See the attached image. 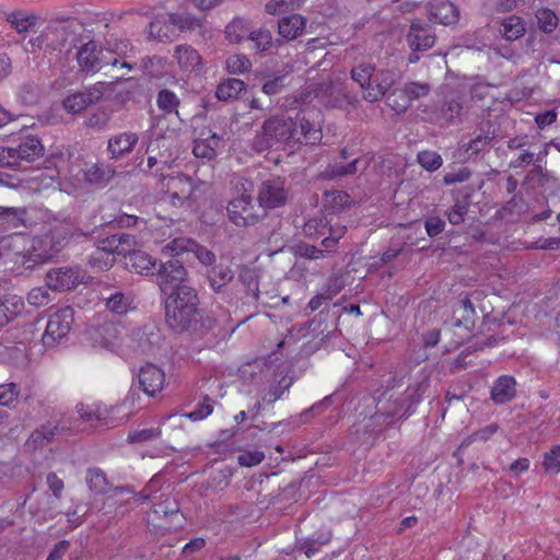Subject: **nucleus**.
Returning <instances> with one entry per match:
<instances>
[{
  "instance_id": "nucleus-1",
  "label": "nucleus",
  "mask_w": 560,
  "mask_h": 560,
  "mask_svg": "<svg viewBox=\"0 0 560 560\" xmlns=\"http://www.w3.org/2000/svg\"><path fill=\"white\" fill-rule=\"evenodd\" d=\"M323 133L319 126L305 116L292 117L275 115L266 119L253 139V149L256 152L294 148L296 144L314 145L322 141Z\"/></svg>"
},
{
  "instance_id": "nucleus-2",
  "label": "nucleus",
  "mask_w": 560,
  "mask_h": 560,
  "mask_svg": "<svg viewBox=\"0 0 560 560\" xmlns=\"http://www.w3.org/2000/svg\"><path fill=\"white\" fill-rule=\"evenodd\" d=\"M165 323L173 331L194 339L203 338L217 325L215 318L205 310H165Z\"/></svg>"
},
{
  "instance_id": "nucleus-3",
  "label": "nucleus",
  "mask_w": 560,
  "mask_h": 560,
  "mask_svg": "<svg viewBox=\"0 0 560 560\" xmlns=\"http://www.w3.org/2000/svg\"><path fill=\"white\" fill-rule=\"evenodd\" d=\"M236 197L230 200L226 211L229 220L236 226H254L261 219L267 217L265 210L257 211L253 205V183L238 178L235 184Z\"/></svg>"
},
{
  "instance_id": "nucleus-4",
  "label": "nucleus",
  "mask_w": 560,
  "mask_h": 560,
  "mask_svg": "<svg viewBox=\"0 0 560 560\" xmlns=\"http://www.w3.org/2000/svg\"><path fill=\"white\" fill-rule=\"evenodd\" d=\"M129 48L130 42L120 39L110 48L118 57L107 58L103 48L96 42L90 40L83 44L77 52L78 65L81 71L95 73L102 69L103 65L116 66L119 58H122Z\"/></svg>"
},
{
  "instance_id": "nucleus-5",
  "label": "nucleus",
  "mask_w": 560,
  "mask_h": 560,
  "mask_svg": "<svg viewBox=\"0 0 560 560\" xmlns=\"http://www.w3.org/2000/svg\"><path fill=\"white\" fill-rule=\"evenodd\" d=\"M73 323V310L61 308L49 315L45 331L42 335V345L45 349L55 348L62 343L71 329Z\"/></svg>"
},
{
  "instance_id": "nucleus-6",
  "label": "nucleus",
  "mask_w": 560,
  "mask_h": 560,
  "mask_svg": "<svg viewBox=\"0 0 560 560\" xmlns=\"http://www.w3.org/2000/svg\"><path fill=\"white\" fill-rule=\"evenodd\" d=\"M289 200V189L285 186V179L281 177H270L262 180L257 190V201L259 207L267 210L276 209L287 205Z\"/></svg>"
},
{
  "instance_id": "nucleus-7",
  "label": "nucleus",
  "mask_w": 560,
  "mask_h": 560,
  "mask_svg": "<svg viewBox=\"0 0 560 560\" xmlns=\"http://www.w3.org/2000/svg\"><path fill=\"white\" fill-rule=\"evenodd\" d=\"M187 275L183 261L178 258H173L159 264L156 281L162 292L166 293L167 290L174 291L178 287L186 285L184 282L187 279Z\"/></svg>"
},
{
  "instance_id": "nucleus-8",
  "label": "nucleus",
  "mask_w": 560,
  "mask_h": 560,
  "mask_svg": "<svg viewBox=\"0 0 560 560\" xmlns=\"http://www.w3.org/2000/svg\"><path fill=\"white\" fill-rule=\"evenodd\" d=\"M84 272L77 267H60L51 269L46 275V284L54 291H68L83 282Z\"/></svg>"
},
{
  "instance_id": "nucleus-9",
  "label": "nucleus",
  "mask_w": 560,
  "mask_h": 560,
  "mask_svg": "<svg viewBox=\"0 0 560 560\" xmlns=\"http://www.w3.org/2000/svg\"><path fill=\"white\" fill-rule=\"evenodd\" d=\"M206 277L210 289L221 295L222 300H231L229 293V285L235 278L232 267L223 261L214 264L211 268L207 269Z\"/></svg>"
},
{
  "instance_id": "nucleus-10",
  "label": "nucleus",
  "mask_w": 560,
  "mask_h": 560,
  "mask_svg": "<svg viewBox=\"0 0 560 560\" xmlns=\"http://www.w3.org/2000/svg\"><path fill=\"white\" fill-rule=\"evenodd\" d=\"M119 335L120 331L117 325L110 320L91 325L86 329V337L92 346L104 349H113L119 339Z\"/></svg>"
},
{
  "instance_id": "nucleus-11",
  "label": "nucleus",
  "mask_w": 560,
  "mask_h": 560,
  "mask_svg": "<svg viewBox=\"0 0 560 560\" xmlns=\"http://www.w3.org/2000/svg\"><path fill=\"white\" fill-rule=\"evenodd\" d=\"M136 237L128 233H116L97 241L96 249L109 257L124 256L136 247Z\"/></svg>"
},
{
  "instance_id": "nucleus-12",
  "label": "nucleus",
  "mask_w": 560,
  "mask_h": 560,
  "mask_svg": "<svg viewBox=\"0 0 560 560\" xmlns=\"http://www.w3.org/2000/svg\"><path fill=\"white\" fill-rule=\"evenodd\" d=\"M406 38L412 51H423L434 45L436 36L428 23L415 20L410 24Z\"/></svg>"
},
{
  "instance_id": "nucleus-13",
  "label": "nucleus",
  "mask_w": 560,
  "mask_h": 560,
  "mask_svg": "<svg viewBox=\"0 0 560 560\" xmlns=\"http://www.w3.org/2000/svg\"><path fill=\"white\" fill-rule=\"evenodd\" d=\"M165 310L198 311L199 298L197 291L190 285H183L171 291L166 301Z\"/></svg>"
},
{
  "instance_id": "nucleus-14",
  "label": "nucleus",
  "mask_w": 560,
  "mask_h": 560,
  "mask_svg": "<svg viewBox=\"0 0 560 560\" xmlns=\"http://www.w3.org/2000/svg\"><path fill=\"white\" fill-rule=\"evenodd\" d=\"M138 378L142 390L149 396H154L156 393L162 390L165 382V374L162 369L149 363L140 369Z\"/></svg>"
},
{
  "instance_id": "nucleus-15",
  "label": "nucleus",
  "mask_w": 560,
  "mask_h": 560,
  "mask_svg": "<svg viewBox=\"0 0 560 560\" xmlns=\"http://www.w3.org/2000/svg\"><path fill=\"white\" fill-rule=\"evenodd\" d=\"M67 428L61 425L60 421H47L38 429L32 432L26 444L33 450L42 448L48 445L58 435H61Z\"/></svg>"
},
{
  "instance_id": "nucleus-16",
  "label": "nucleus",
  "mask_w": 560,
  "mask_h": 560,
  "mask_svg": "<svg viewBox=\"0 0 560 560\" xmlns=\"http://www.w3.org/2000/svg\"><path fill=\"white\" fill-rule=\"evenodd\" d=\"M478 133L469 142L463 144V149L469 155H476L486 150L490 142L497 137V130L491 120L481 121L477 127Z\"/></svg>"
},
{
  "instance_id": "nucleus-17",
  "label": "nucleus",
  "mask_w": 560,
  "mask_h": 560,
  "mask_svg": "<svg viewBox=\"0 0 560 560\" xmlns=\"http://www.w3.org/2000/svg\"><path fill=\"white\" fill-rule=\"evenodd\" d=\"M222 144L221 136L211 130H203L200 133V138L195 140L192 152L196 158L211 161L217 156V151Z\"/></svg>"
},
{
  "instance_id": "nucleus-18",
  "label": "nucleus",
  "mask_w": 560,
  "mask_h": 560,
  "mask_svg": "<svg viewBox=\"0 0 560 560\" xmlns=\"http://www.w3.org/2000/svg\"><path fill=\"white\" fill-rule=\"evenodd\" d=\"M138 349L145 354H154L161 347L162 334L153 325H147L133 332Z\"/></svg>"
},
{
  "instance_id": "nucleus-19",
  "label": "nucleus",
  "mask_w": 560,
  "mask_h": 560,
  "mask_svg": "<svg viewBox=\"0 0 560 560\" xmlns=\"http://www.w3.org/2000/svg\"><path fill=\"white\" fill-rule=\"evenodd\" d=\"M139 141L136 132H120L109 138L107 151L112 160H119L130 153Z\"/></svg>"
},
{
  "instance_id": "nucleus-20",
  "label": "nucleus",
  "mask_w": 560,
  "mask_h": 560,
  "mask_svg": "<svg viewBox=\"0 0 560 560\" xmlns=\"http://www.w3.org/2000/svg\"><path fill=\"white\" fill-rule=\"evenodd\" d=\"M54 237H49L48 233L33 240L32 249L28 252L25 262H32L28 267L36 264H44L58 254L51 245Z\"/></svg>"
},
{
  "instance_id": "nucleus-21",
  "label": "nucleus",
  "mask_w": 560,
  "mask_h": 560,
  "mask_svg": "<svg viewBox=\"0 0 560 560\" xmlns=\"http://www.w3.org/2000/svg\"><path fill=\"white\" fill-rule=\"evenodd\" d=\"M27 211L24 208L0 207V225L11 230L14 235H21L26 226Z\"/></svg>"
},
{
  "instance_id": "nucleus-22",
  "label": "nucleus",
  "mask_w": 560,
  "mask_h": 560,
  "mask_svg": "<svg viewBox=\"0 0 560 560\" xmlns=\"http://www.w3.org/2000/svg\"><path fill=\"white\" fill-rule=\"evenodd\" d=\"M396 74L390 70H382L376 73L373 80L372 86L368 89V92H363V98L368 102L380 101L387 91L395 84Z\"/></svg>"
},
{
  "instance_id": "nucleus-23",
  "label": "nucleus",
  "mask_w": 560,
  "mask_h": 560,
  "mask_svg": "<svg viewBox=\"0 0 560 560\" xmlns=\"http://www.w3.org/2000/svg\"><path fill=\"white\" fill-rule=\"evenodd\" d=\"M14 151L18 165H20L21 161L34 162L43 158L45 148L39 138L31 136L22 139L21 142L14 147Z\"/></svg>"
},
{
  "instance_id": "nucleus-24",
  "label": "nucleus",
  "mask_w": 560,
  "mask_h": 560,
  "mask_svg": "<svg viewBox=\"0 0 560 560\" xmlns=\"http://www.w3.org/2000/svg\"><path fill=\"white\" fill-rule=\"evenodd\" d=\"M430 21L443 25L455 24L459 19V10L451 1L444 0L436 3H430Z\"/></svg>"
},
{
  "instance_id": "nucleus-25",
  "label": "nucleus",
  "mask_w": 560,
  "mask_h": 560,
  "mask_svg": "<svg viewBox=\"0 0 560 560\" xmlns=\"http://www.w3.org/2000/svg\"><path fill=\"white\" fill-rule=\"evenodd\" d=\"M305 27L306 19L298 13L283 16L278 21V34L287 40L300 37L304 33Z\"/></svg>"
},
{
  "instance_id": "nucleus-26",
  "label": "nucleus",
  "mask_w": 560,
  "mask_h": 560,
  "mask_svg": "<svg viewBox=\"0 0 560 560\" xmlns=\"http://www.w3.org/2000/svg\"><path fill=\"white\" fill-rule=\"evenodd\" d=\"M127 256H129L127 265L133 272L143 276L156 275L159 265L156 260L145 252L137 250L132 247V250L128 253Z\"/></svg>"
},
{
  "instance_id": "nucleus-27",
  "label": "nucleus",
  "mask_w": 560,
  "mask_h": 560,
  "mask_svg": "<svg viewBox=\"0 0 560 560\" xmlns=\"http://www.w3.org/2000/svg\"><path fill=\"white\" fill-rule=\"evenodd\" d=\"M453 326L464 327L470 331L475 326V307L468 298H464L457 302L453 310Z\"/></svg>"
},
{
  "instance_id": "nucleus-28",
  "label": "nucleus",
  "mask_w": 560,
  "mask_h": 560,
  "mask_svg": "<svg viewBox=\"0 0 560 560\" xmlns=\"http://www.w3.org/2000/svg\"><path fill=\"white\" fill-rule=\"evenodd\" d=\"M515 385L516 382L512 376L502 375L500 376L492 389H491V399L495 404H505L512 400L515 396Z\"/></svg>"
},
{
  "instance_id": "nucleus-29",
  "label": "nucleus",
  "mask_w": 560,
  "mask_h": 560,
  "mask_svg": "<svg viewBox=\"0 0 560 560\" xmlns=\"http://www.w3.org/2000/svg\"><path fill=\"white\" fill-rule=\"evenodd\" d=\"M24 310V302L18 295H8L0 300V327L14 320Z\"/></svg>"
},
{
  "instance_id": "nucleus-30",
  "label": "nucleus",
  "mask_w": 560,
  "mask_h": 560,
  "mask_svg": "<svg viewBox=\"0 0 560 560\" xmlns=\"http://www.w3.org/2000/svg\"><path fill=\"white\" fill-rule=\"evenodd\" d=\"M167 190L170 198H179L182 200L195 199L191 178L184 174L172 177L167 183Z\"/></svg>"
},
{
  "instance_id": "nucleus-31",
  "label": "nucleus",
  "mask_w": 560,
  "mask_h": 560,
  "mask_svg": "<svg viewBox=\"0 0 560 560\" xmlns=\"http://www.w3.org/2000/svg\"><path fill=\"white\" fill-rule=\"evenodd\" d=\"M174 58L185 71H190L201 63V56L190 45H178L174 51Z\"/></svg>"
},
{
  "instance_id": "nucleus-32",
  "label": "nucleus",
  "mask_w": 560,
  "mask_h": 560,
  "mask_svg": "<svg viewBox=\"0 0 560 560\" xmlns=\"http://www.w3.org/2000/svg\"><path fill=\"white\" fill-rule=\"evenodd\" d=\"M237 281L243 284L247 296L258 300L259 276L256 269L242 266L237 276Z\"/></svg>"
},
{
  "instance_id": "nucleus-33",
  "label": "nucleus",
  "mask_w": 560,
  "mask_h": 560,
  "mask_svg": "<svg viewBox=\"0 0 560 560\" xmlns=\"http://www.w3.org/2000/svg\"><path fill=\"white\" fill-rule=\"evenodd\" d=\"M133 298L130 293L116 291L106 298L105 306L113 314H127L132 307Z\"/></svg>"
},
{
  "instance_id": "nucleus-34",
  "label": "nucleus",
  "mask_w": 560,
  "mask_h": 560,
  "mask_svg": "<svg viewBox=\"0 0 560 560\" xmlns=\"http://www.w3.org/2000/svg\"><path fill=\"white\" fill-rule=\"evenodd\" d=\"M498 31L506 40H515L524 35L525 23L520 16L511 15L500 22Z\"/></svg>"
},
{
  "instance_id": "nucleus-35",
  "label": "nucleus",
  "mask_w": 560,
  "mask_h": 560,
  "mask_svg": "<svg viewBox=\"0 0 560 560\" xmlns=\"http://www.w3.org/2000/svg\"><path fill=\"white\" fill-rule=\"evenodd\" d=\"M244 91L245 83L240 79L231 78L218 85L215 95L218 100L229 102L237 100Z\"/></svg>"
},
{
  "instance_id": "nucleus-36",
  "label": "nucleus",
  "mask_w": 560,
  "mask_h": 560,
  "mask_svg": "<svg viewBox=\"0 0 560 560\" xmlns=\"http://www.w3.org/2000/svg\"><path fill=\"white\" fill-rule=\"evenodd\" d=\"M115 175V170L105 164H93L84 172V178L92 185H106Z\"/></svg>"
},
{
  "instance_id": "nucleus-37",
  "label": "nucleus",
  "mask_w": 560,
  "mask_h": 560,
  "mask_svg": "<svg viewBox=\"0 0 560 560\" xmlns=\"http://www.w3.org/2000/svg\"><path fill=\"white\" fill-rule=\"evenodd\" d=\"M224 33L230 43L240 44L244 39L248 40L250 28L245 20L236 18L225 26Z\"/></svg>"
},
{
  "instance_id": "nucleus-38",
  "label": "nucleus",
  "mask_w": 560,
  "mask_h": 560,
  "mask_svg": "<svg viewBox=\"0 0 560 560\" xmlns=\"http://www.w3.org/2000/svg\"><path fill=\"white\" fill-rule=\"evenodd\" d=\"M85 480L89 489L96 494H105L110 489L105 472L97 467L89 468L86 470Z\"/></svg>"
},
{
  "instance_id": "nucleus-39",
  "label": "nucleus",
  "mask_w": 560,
  "mask_h": 560,
  "mask_svg": "<svg viewBox=\"0 0 560 560\" xmlns=\"http://www.w3.org/2000/svg\"><path fill=\"white\" fill-rule=\"evenodd\" d=\"M375 72V67L371 62H360L351 69V79L357 82L360 88L368 92V89L372 86V77Z\"/></svg>"
},
{
  "instance_id": "nucleus-40",
  "label": "nucleus",
  "mask_w": 560,
  "mask_h": 560,
  "mask_svg": "<svg viewBox=\"0 0 560 560\" xmlns=\"http://www.w3.org/2000/svg\"><path fill=\"white\" fill-rule=\"evenodd\" d=\"M148 37L158 42H171L173 31L170 27L167 21L160 16H156L148 25Z\"/></svg>"
},
{
  "instance_id": "nucleus-41",
  "label": "nucleus",
  "mask_w": 560,
  "mask_h": 560,
  "mask_svg": "<svg viewBox=\"0 0 560 560\" xmlns=\"http://www.w3.org/2000/svg\"><path fill=\"white\" fill-rule=\"evenodd\" d=\"M248 40L254 43L256 51H267L273 46H280L282 42L280 39L273 40L271 32L266 28H259L250 31Z\"/></svg>"
},
{
  "instance_id": "nucleus-42",
  "label": "nucleus",
  "mask_w": 560,
  "mask_h": 560,
  "mask_svg": "<svg viewBox=\"0 0 560 560\" xmlns=\"http://www.w3.org/2000/svg\"><path fill=\"white\" fill-rule=\"evenodd\" d=\"M180 104L179 98L174 92L167 89L159 91L156 96V105L164 114H176L178 115V106Z\"/></svg>"
},
{
  "instance_id": "nucleus-43",
  "label": "nucleus",
  "mask_w": 560,
  "mask_h": 560,
  "mask_svg": "<svg viewBox=\"0 0 560 560\" xmlns=\"http://www.w3.org/2000/svg\"><path fill=\"white\" fill-rule=\"evenodd\" d=\"M359 159H354L348 164H335L328 166L324 172L320 173V178L332 180L342 176L353 175L358 172Z\"/></svg>"
},
{
  "instance_id": "nucleus-44",
  "label": "nucleus",
  "mask_w": 560,
  "mask_h": 560,
  "mask_svg": "<svg viewBox=\"0 0 560 560\" xmlns=\"http://www.w3.org/2000/svg\"><path fill=\"white\" fill-rule=\"evenodd\" d=\"M152 513L166 521H173L179 514V504L175 499L167 497L163 501L153 504Z\"/></svg>"
},
{
  "instance_id": "nucleus-45",
  "label": "nucleus",
  "mask_w": 560,
  "mask_h": 560,
  "mask_svg": "<svg viewBox=\"0 0 560 560\" xmlns=\"http://www.w3.org/2000/svg\"><path fill=\"white\" fill-rule=\"evenodd\" d=\"M293 384V378L287 374L282 375L280 380L271 384L268 390L265 393L262 400L272 404L278 400L282 394L288 390Z\"/></svg>"
},
{
  "instance_id": "nucleus-46",
  "label": "nucleus",
  "mask_w": 560,
  "mask_h": 560,
  "mask_svg": "<svg viewBox=\"0 0 560 560\" xmlns=\"http://www.w3.org/2000/svg\"><path fill=\"white\" fill-rule=\"evenodd\" d=\"M168 22L183 31H195L201 27V20L190 13H170Z\"/></svg>"
},
{
  "instance_id": "nucleus-47",
  "label": "nucleus",
  "mask_w": 560,
  "mask_h": 560,
  "mask_svg": "<svg viewBox=\"0 0 560 560\" xmlns=\"http://www.w3.org/2000/svg\"><path fill=\"white\" fill-rule=\"evenodd\" d=\"M328 225L327 217H314L304 223L303 232L310 237L324 236L327 233Z\"/></svg>"
},
{
  "instance_id": "nucleus-48",
  "label": "nucleus",
  "mask_w": 560,
  "mask_h": 560,
  "mask_svg": "<svg viewBox=\"0 0 560 560\" xmlns=\"http://www.w3.org/2000/svg\"><path fill=\"white\" fill-rule=\"evenodd\" d=\"M115 262V257H109L107 254H104L98 249H95V252H93L88 259V265L94 271L109 270Z\"/></svg>"
},
{
  "instance_id": "nucleus-49",
  "label": "nucleus",
  "mask_w": 560,
  "mask_h": 560,
  "mask_svg": "<svg viewBox=\"0 0 560 560\" xmlns=\"http://www.w3.org/2000/svg\"><path fill=\"white\" fill-rule=\"evenodd\" d=\"M418 163L427 171L434 172L442 166L443 159L435 151L424 150L417 155Z\"/></svg>"
},
{
  "instance_id": "nucleus-50",
  "label": "nucleus",
  "mask_w": 560,
  "mask_h": 560,
  "mask_svg": "<svg viewBox=\"0 0 560 560\" xmlns=\"http://www.w3.org/2000/svg\"><path fill=\"white\" fill-rule=\"evenodd\" d=\"M325 197L327 202L335 211H341L346 208H349L353 200L349 194L346 191L334 190L325 192Z\"/></svg>"
},
{
  "instance_id": "nucleus-51",
  "label": "nucleus",
  "mask_w": 560,
  "mask_h": 560,
  "mask_svg": "<svg viewBox=\"0 0 560 560\" xmlns=\"http://www.w3.org/2000/svg\"><path fill=\"white\" fill-rule=\"evenodd\" d=\"M538 27L545 33H551L558 26V16L549 9H539L536 12Z\"/></svg>"
},
{
  "instance_id": "nucleus-52",
  "label": "nucleus",
  "mask_w": 560,
  "mask_h": 560,
  "mask_svg": "<svg viewBox=\"0 0 560 560\" xmlns=\"http://www.w3.org/2000/svg\"><path fill=\"white\" fill-rule=\"evenodd\" d=\"M62 105L68 113L73 114L80 113L90 106L83 91L68 95L63 100Z\"/></svg>"
},
{
  "instance_id": "nucleus-53",
  "label": "nucleus",
  "mask_w": 560,
  "mask_h": 560,
  "mask_svg": "<svg viewBox=\"0 0 560 560\" xmlns=\"http://www.w3.org/2000/svg\"><path fill=\"white\" fill-rule=\"evenodd\" d=\"M468 198L469 194L465 196L466 200L464 201L457 199L454 206L450 209V211L447 212V219L451 224L458 225L464 222L465 215L467 214L469 207Z\"/></svg>"
},
{
  "instance_id": "nucleus-54",
  "label": "nucleus",
  "mask_w": 560,
  "mask_h": 560,
  "mask_svg": "<svg viewBox=\"0 0 560 560\" xmlns=\"http://www.w3.org/2000/svg\"><path fill=\"white\" fill-rule=\"evenodd\" d=\"M43 33H52L49 34L50 39L46 42L49 52L63 47L65 42L67 40V32L65 27H47L43 31Z\"/></svg>"
},
{
  "instance_id": "nucleus-55",
  "label": "nucleus",
  "mask_w": 560,
  "mask_h": 560,
  "mask_svg": "<svg viewBox=\"0 0 560 560\" xmlns=\"http://www.w3.org/2000/svg\"><path fill=\"white\" fill-rule=\"evenodd\" d=\"M225 63L228 71L232 74L244 73L252 67L250 60L244 55L230 56Z\"/></svg>"
},
{
  "instance_id": "nucleus-56",
  "label": "nucleus",
  "mask_w": 560,
  "mask_h": 560,
  "mask_svg": "<svg viewBox=\"0 0 560 560\" xmlns=\"http://www.w3.org/2000/svg\"><path fill=\"white\" fill-rule=\"evenodd\" d=\"M189 252L194 253L195 257L203 266L211 268L214 264H218L215 254L196 242L190 244Z\"/></svg>"
},
{
  "instance_id": "nucleus-57",
  "label": "nucleus",
  "mask_w": 560,
  "mask_h": 560,
  "mask_svg": "<svg viewBox=\"0 0 560 560\" xmlns=\"http://www.w3.org/2000/svg\"><path fill=\"white\" fill-rule=\"evenodd\" d=\"M542 466L546 472L556 475L560 471V445L545 454Z\"/></svg>"
},
{
  "instance_id": "nucleus-58",
  "label": "nucleus",
  "mask_w": 560,
  "mask_h": 560,
  "mask_svg": "<svg viewBox=\"0 0 560 560\" xmlns=\"http://www.w3.org/2000/svg\"><path fill=\"white\" fill-rule=\"evenodd\" d=\"M8 21L19 33H23L35 24L36 18L34 15H24L21 12H14L9 15Z\"/></svg>"
},
{
  "instance_id": "nucleus-59",
  "label": "nucleus",
  "mask_w": 560,
  "mask_h": 560,
  "mask_svg": "<svg viewBox=\"0 0 560 560\" xmlns=\"http://www.w3.org/2000/svg\"><path fill=\"white\" fill-rule=\"evenodd\" d=\"M19 98L23 104H35L38 98V88L33 81L24 82L19 90Z\"/></svg>"
},
{
  "instance_id": "nucleus-60",
  "label": "nucleus",
  "mask_w": 560,
  "mask_h": 560,
  "mask_svg": "<svg viewBox=\"0 0 560 560\" xmlns=\"http://www.w3.org/2000/svg\"><path fill=\"white\" fill-rule=\"evenodd\" d=\"M50 33H40L36 37H32L27 40V43L24 45V50L27 54L35 55L37 51L43 50L45 52H49L47 48L46 42L50 39L49 36Z\"/></svg>"
},
{
  "instance_id": "nucleus-61",
  "label": "nucleus",
  "mask_w": 560,
  "mask_h": 560,
  "mask_svg": "<svg viewBox=\"0 0 560 560\" xmlns=\"http://www.w3.org/2000/svg\"><path fill=\"white\" fill-rule=\"evenodd\" d=\"M19 394L20 389L15 383L0 385V406H11L16 400Z\"/></svg>"
},
{
  "instance_id": "nucleus-62",
  "label": "nucleus",
  "mask_w": 560,
  "mask_h": 560,
  "mask_svg": "<svg viewBox=\"0 0 560 560\" xmlns=\"http://www.w3.org/2000/svg\"><path fill=\"white\" fill-rule=\"evenodd\" d=\"M110 120V113L106 110H97L93 113L85 121L89 128L103 130L105 129Z\"/></svg>"
},
{
  "instance_id": "nucleus-63",
  "label": "nucleus",
  "mask_w": 560,
  "mask_h": 560,
  "mask_svg": "<svg viewBox=\"0 0 560 560\" xmlns=\"http://www.w3.org/2000/svg\"><path fill=\"white\" fill-rule=\"evenodd\" d=\"M27 301L31 305L34 306H45L47 305L51 299L48 289L45 288H34L27 294Z\"/></svg>"
},
{
  "instance_id": "nucleus-64",
  "label": "nucleus",
  "mask_w": 560,
  "mask_h": 560,
  "mask_svg": "<svg viewBox=\"0 0 560 560\" xmlns=\"http://www.w3.org/2000/svg\"><path fill=\"white\" fill-rule=\"evenodd\" d=\"M264 459L265 453L257 450L242 452L237 457L238 464L245 467L256 466L260 464Z\"/></svg>"
}]
</instances>
